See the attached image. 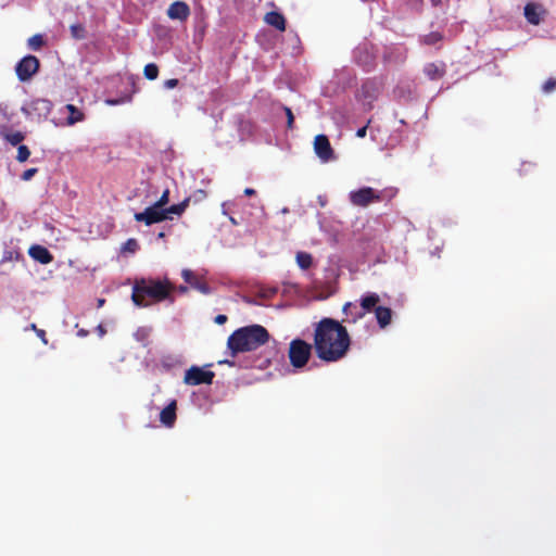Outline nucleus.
<instances>
[{
    "mask_svg": "<svg viewBox=\"0 0 556 556\" xmlns=\"http://www.w3.org/2000/svg\"><path fill=\"white\" fill-rule=\"evenodd\" d=\"M351 338L344 326L336 319L325 317L317 323L314 331V348L319 359L334 363L348 354Z\"/></svg>",
    "mask_w": 556,
    "mask_h": 556,
    "instance_id": "obj_1",
    "label": "nucleus"
},
{
    "mask_svg": "<svg viewBox=\"0 0 556 556\" xmlns=\"http://www.w3.org/2000/svg\"><path fill=\"white\" fill-rule=\"evenodd\" d=\"M268 330L261 325H250L235 330L227 340L232 356L239 353L255 351L269 341Z\"/></svg>",
    "mask_w": 556,
    "mask_h": 556,
    "instance_id": "obj_2",
    "label": "nucleus"
},
{
    "mask_svg": "<svg viewBox=\"0 0 556 556\" xmlns=\"http://www.w3.org/2000/svg\"><path fill=\"white\" fill-rule=\"evenodd\" d=\"M174 287L168 280H144L137 281L132 288L131 300L137 306H149L151 302L147 301L150 298L154 302H162L169 298Z\"/></svg>",
    "mask_w": 556,
    "mask_h": 556,
    "instance_id": "obj_3",
    "label": "nucleus"
},
{
    "mask_svg": "<svg viewBox=\"0 0 556 556\" xmlns=\"http://www.w3.org/2000/svg\"><path fill=\"white\" fill-rule=\"evenodd\" d=\"M189 202L190 199L186 198L182 202L170 205L166 208H162L156 206V204H152L148 206L143 212L136 213L135 219L137 222H142L148 226L161 223L163 220L169 219L170 214L181 215L188 207Z\"/></svg>",
    "mask_w": 556,
    "mask_h": 556,
    "instance_id": "obj_4",
    "label": "nucleus"
},
{
    "mask_svg": "<svg viewBox=\"0 0 556 556\" xmlns=\"http://www.w3.org/2000/svg\"><path fill=\"white\" fill-rule=\"evenodd\" d=\"M397 193L394 187L376 190L371 187H363L349 193L350 202L357 207H366L375 202L390 201Z\"/></svg>",
    "mask_w": 556,
    "mask_h": 556,
    "instance_id": "obj_5",
    "label": "nucleus"
},
{
    "mask_svg": "<svg viewBox=\"0 0 556 556\" xmlns=\"http://www.w3.org/2000/svg\"><path fill=\"white\" fill-rule=\"evenodd\" d=\"M312 355V345L302 339L290 342L289 359L294 368H303Z\"/></svg>",
    "mask_w": 556,
    "mask_h": 556,
    "instance_id": "obj_6",
    "label": "nucleus"
},
{
    "mask_svg": "<svg viewBox=\"0 0 556 556\" xmlns=\"http://www.w3.org/2000/svg\"><path fill=\"white\" fill-rule=\"evenodd\" d=\"M52 110V103L47 99H33L22 108L23 113L31 121L46 119Z\"/></svg>",
    "mask_w": 556,
    "mask_h": 556,
    "instance_id": "obj_7",
    "label": "nucleus"
},
{
    "mask_svg": "<svg viewBox=\"0 0 556 556\" xmlns=\"http://www.w3.org/2000/svg\"><path fill=\"white\" fill-rule=\"evenodd\" d=\"M39 66V59L29 54L16 64L15 72L21 81H27L38 72Z\"/></svg>",
    "mask_w": 556,
    "mask_h": 556,
    "instance_id": "obj_8",
    "label": "nucleus"
},
{
    "mask_svg": "<svg viewBox=\"0 0 556 556\" xmlns=\"http://www.w3.org/2000/svg\"><path fill=\"white\" fill-rule=\"evenodd\" d=\"M214 377L215 374L213 371L192 366L186 371L184 382L189 386L211 384Z\"/></svg>",
    "mask_w": 556,
    "mask_h": 556,
    "instance_id": "obj_9",
    "label": "nucleus"
},
{
    "mask_svg": "<svg viewBox=\"0 0 556 556\" xmlns=\"http://www.w3.org/2000/svg\"><path fill=\"white\" fill-rule=\"evenodd\" d=\"M314 150L317 156L328 162L333 159V149L331 148L330 141L326 135H317L314 139Z\"/></svg>",
    "mask_w": 556,
    "mask_h": 556,
    "instance_id": "obj_10",
    "label": "nucleus"
},
{
    "mask_svg": "<svg viewBox=\"0 0 556 556\" xmlns=\"http://www.w3.org/2000/svg\"><path fill=\"white\" fill-rule=\"evenodd\" d=\"M167 15L170 20L186 21L190 15V8L184 1H175L169 5Z\"/></svg>",
    "mask_w": 556,
    "mask_h": 556,
    "instance_id": "obj_11",
    "label": "nucleus"
},
{
    "mask_svg": "<svg viewBox=\"0 0 556 556\" xmlns=\"http://www.w3.org/2000/svg\"><path fill=\"white\" fill-rule=\"evenodd\" d=\"M422 72L428 77V79L439 80L444 77L446 73V65L443 61L430 62L425 64Z\"/></svg>",
    "mask_w": 556,
    "mask_h": 556,
    "instance_id": "obj_12",
    "label": "nucleus"
},
{
    "mask_svg": "<svg viewBox=\"0 0 556 556\" xmlns=\"http://www.w3.org/2000/svg\"><path fill=\"white\" fill-rule=\"evenodd\" d=\"M181 276L191 288L200 291L201 293L208 294L211 292L210 286L205 281L198 279L192 270L184 269Z\"/></svg>",
    "mask_w": 556,
    "mask_h": 556,
    "instance_id": "obj_13",
    "label": "nucleus"
},
{
    "mask_svg": "<svg viewBox=\"0 0 556 556\" xmlns=\"http://www.w3.org/2000/svg\"><path fill=\"white\" fill-rule=\"evenodd\" d=\"M28 254L31 258L43 265H47L53 261V256L50 251L42 245L30 247Z\"/></svg>",
    "mask_w": 556,
    "mask_h": 556,
    "instance_id": "obj_14",
    "label": "nucleus"
},
{
    "mask_svg": "<svg viewBox=\"0 0 556 556\" xmlns=\"http://www.w3.org/2000/svg\"><path fill=\"white\" fill-rule=\"evenodd\" d=\"M342 312L345 315V318L342 321L345 323H356L365 316V312L351 302L343 305Z\"/></svg>",
    "mask_w": 556,
    "mask_h": 556,
    "instance_id": "obj_15",
    "label": "nucleus"
},
{
    "mask_svg": "<svg viewBox=\"0 0 556 556\" xmlns=\"http://www.w3.org/2000/svg\"><path fill=\"white\" fill-rule=\"evenodd\" d=\"M542 13V7L536 3H527L525 7V17L532 25H539L541 23Z\"/></svg>",
    "mask_w": 556,
    "mask_h": 556,
    "instance_id": "obj_16",
    "label": "nucleus"
},
{
    "mask_svg": "<svg viewBox=\"0 0 556 556\" xmlns=\"http://www.w3.org/2000/svg\"><path fill=\"white\" fill-rule=\"evenodd\" d=\"M176 401H172L160 413V420L166 427H172L176 421Z\"/></svg>",
    "mask_w": 556,
    "mask_h": 556,
    "instance_id": "obj_17",
    "label": "nucleus"
},
{
    "mask_svg": "<svg viewBox=\"0 0 556 556\" xmlns=\"http://www.w3.org/2000/svg\"><path fill=\"white\" fill-rule=\"evenodd\" d=\"M264 21L268 25L273 26L274 28H276L280 31L286 30V18L280 12L270 11V12L266 13Z\"/></svg>",
    "mask_w": 556,
    "mask_h": 556,
    "instance_id": "obj_18",
    "label": "nucleus"
},
{
    "mask_svg": "<svg viewBox=\"0 0 556 556\" xmlns=\"http://www.w3.org/2000/svg\"><path fill=\"white\" fill-rule=\"evenodd\" d=\"M375 315L377 323L380 328H386L388 325H390L392 319V311L389 307L386 306H377L375 308Z\"/></svg>",
    "mask_w": 556,
    "mask_h": 556,
    "instance_id": "obj_19",
    "label": "nucleus"
},
{
    "mask_svg": "<svg viewBox=\"0 0 556 556\" xmlns=\"http://www.w3.org/2000/svg\"><path fill=\"white\" fill-rule=\"evenodd\" d=\"M380 302V298L377 293H367L361 299V308L365 312H370L377 307Z\"/></svg>",
    "mask_w": 556,
    "mask_h": 556,
    "instance_id": "obj_20",
    "label": "nucleus"
},
{
    "mask_svg": "<svg viewBox=\"0 0 556 556\" xmlns=\"http://www.w3.org/2000/svg\"><path fill=\"white\" fill-rule=\"evenodd\" d=\"M65 109L68 112V116L66 118L68 125H74L85 119V114L74 104H66Z\"/></svg>",
    "mask_w": 556,
    "mask_h": 556,
    "instance_id": "obj_21",
    "label": "nucleus"
},
{
    "mask_svg": "<svg viewBox=\"0 0 556 556\" xmlns=\"http://www.w3.org/2000/svg\"><path fill=\"white\" fill-rule=\"evenodd\" d=\"M0 132L2 138L12 146H17L25 139V134L22 131H11L4 128Z\"/></svg>",
    "mask_w": 556,
    "mask_h": 556,
    "instance_id": "obj_22",
    "label": "nucleus"
},
{
    "mask_svg": "<svg viewBox=\"0 0 556 556\" xmlns=\"http://www.w3.org/2000/svg\"><path fill=\"white\" fill-rule=\"evenodd\" d=\"M295 260L301 269H308L313 264V257L307 252H298Z\"/></svg>",
    "mask_w": 556,
    "mask_h": 556,
    "instance_id": "obj_23",
    "label": "nucleus"
},
{
    "mask_svg": "<svg viewBox=\"0 0 556 556\" xmlns=\"http://www.w3.org/2000/svg\"><path fill=\"white\" fill-rule=\"evenodd\" d=\"M443 39V36L439 31H431L428 35H425L421 39V42L427 46H432L440 42Z\"/></svg>",
    "mask_w": 556,
    "mask_h": 556,
    "instance_id": "obj_24",
    "label": "nucleus"
},
{
    "mask_svg": "<svg viewBox=\"0 0 556 556\" xmlns=\"http://www.w3.org/2000/svg\"><path fill=\"white\" fill-rule=\"evenodd\" d=\"M143 75L149 80H154L159 76V67L155 63H149L143 68Z\"/></svg>",
    "mask_w": 556,
    "mask_h": 556,
    "instance_id": "obj_25",
    "label": "nucleus"
},
{
    "mask_svg": "<svg viewBox=\"0 0 556 556\" xmlns=\"http://www.w3.org/2000/svg\"><path fill=\"white\" fill-rule=\"evenodd\" d=\"M43 45H45V39H43V36L40 34H36L28 39V47L31 50H35V51L40 50L43 47Z\"/></svg>",
    "mask_w": 556,
    "mask_h": 556,
    "instance_id": "obj_26",
    "label": "nucleus"
},
{
    "mask_svg": "<svg viewBox=\"0 0 556 556\" xmlns=\"http://www.w3.org/2000/svg\"><path fill=\"white\" fill-rule=\"evenodd\" d=\"M29 155H30V151H29L28 147L24 146V144H20L17 148L16 160L20 163H24L28 160Z\"/></svg>",
    "mask_w": 556,
    "mask_h": 556,
    "instance_id": "obj_27",
    "label": "nucleus"
},
{
    "mask_svg": "<svg viewBox=\"0 0 556 556\" xmlns=\"http://www.w3.org/2000/svg\"><path fill=\"white\" fill-rule=\"evenodd\" d=\"M71 33L75 39H84L86 36V30H85L84 26L80 24L72 25Z\"/></svg>",
    "mask_w": 556,
    "mask_h": 556,
    "instance_id": "obj_28",
    "label": "nucleus"
},
{
    "mask_svg": "<svg viewBox=\"0 0 556 556\" xmlns=\"http://www.w3.org/2000/svg\"><path fill=\"white\" fill-rule=\"evenodd\" d=\"M138 249H139V244H138L137 240L134 238L128 239L123 245V251L130 252V253H135Z\"/></svg>",
    "mask_w": 556,
    "mask_h": 556,
    "instance_id": "obj_29",
    "label": "nucleus"
},
{
    "mask_svg": "<svg viewBox=\"0 0 556 556\" xmlns=\"http://www.w3.org/2000/svg\"><path fill=\"white\" fill-rule=\"evenodd\" d=\"M168 202H169V190L166 189L163 191L162 195L154 204H156V206H159V207L166 208L165 206L168 204Z\"/></svg>",
    "mask_w": 556,
    "mask_h": 556,
    "instance_id": "obj_30",
    "label": "nucleus"
},
{
    "mask_svg": "<svg viewBox=\"0 0 556 556\" xmlns=\"http://www.w3.org/2000/svg\"><path fill=\"white\" fill-rule=\"evenodd\" d=\"M542 89H543V91H544L545 93L553 92V91L556 89V79H555V78H553V77L548 78V79L544 83V85H543Z\"/></svg>",
    "mask_w": 556,
    "mask_h": 556,
    "instance_id": "obj_31",
    "label": "nucleus"
},
{
    "mask_svg": "<svg viewBox=\"0 0 556 556\" xmlns=\"http://www.w3.org/2000/svg\"><path fill=\"white\" fill-rule=\"evenodd\" d=\"M283 111L287 116V127L288 129H293L294 126V115L292 113V110L288 106H283Z\"/></svg>",
    "mask_w": 556,
    "mask_h": 556,
    "instance_id": "obj_32",
    "label": "nucleus"
},
{
    "mask_svg": "<svg viewBox=\"0 0 556 556\" xmlns=\"http://www.w3.org/2000/svg\"><path fill=\"white\" fill-rule=\"evenodd\" d=\"M29 328L36 332V334L41 339V341L45 343V344H48V340H47V337H46V331L43 329H39L37 328L36 324H31L29 326Z\"/></svg>",
    "mask_w": 556,
    "mask_h": 556,
    "instance_id": "obj_33",
    "label": "nucleus"
},
{
    "mask_svg": "<svg viewBox=\"0 0 556 556\" xmlns=\"http://www.w3.org/2000/svg\"><path fill=\"white\" fill-rule=\"evenodd\" d=\"M130 101H131V96H127L125 98H119V99H108L105 102L109 105H118V104H122L125 102H130Z\"/></svg>",
    "mask_w": 556,
    "mask_h": 556,
    "instance_id": "obj_34",
    "label": "nucleus"
},
{
    "mask_svg": "<svg viewBox=\"0 0 556 556\" xmlns=\"http://www.w3.org/2000/svg\"><path fill=\"white\" fill-rule=\"evenodd\" d=\"M37 172H38V169L35 167L28 168L23 172L22 179L25 181L30 180L37 174Z\"/></svg>",
    "mask_w": 556,
    "mask_h": 556,
    "instance_id": "obj_35",
    "label": "nucleus"
},
{
    "mask_svg": "<svg viewBox=\"0 0 556 556\" xmlns=\"http://www.w3.org/2000/svg\"><path fill=\"white\" fill-rule=\"evenodd\" d=\"M177 85H178V79H176V78H170V79H167L164 81V87L166 89H173V88L177 87Z\"/></svg>",
    "mask_w": 556,
    "mask_h": 556,
    "instance_id": "obj_36",
    "label": "nucleus"
},
{
    "mask_svg": "<svg viewBox=\"0 0 556 556\" xmlns=\"http://www.w3.org/2000/svg\"><path fill=\"white\" fill-rule=\"evenodd\" d=\"M371 123V119H369L367 122V125H365L364 127L359 128L357 131H356V136L358 138H364L366 136V132H367V127L368 125Z\"/></svg>",
    "mask_w": 556,
    "mask_h": 556,
    "instance_id": "obj_37",
    "label": "nucleus"
},
{
    "mask_svg": "<svg viewBox=\"0 0 556 556\" xmlns=\"http://www.w3.org/2000/svg\"><path fill=\"white\" fill-rule=\"evenodd\" d=\"M227 316L226 315H217L214 319V321L217 324V325H224L226 321H227Z\"/></svg>",
    "mask_w": 556,
    "mask_h": 556,
    "instance_id": "obj_38",
    "label": "nucleus"
},
{
    "mask_svg": "<svg viewBox=\"0 0 556 556\" xmlns=\"http://www.w3.org/2000/svg\"><path fill=\"white\" fill-rule=\"evenodd\" d=\"M255 193H256V191L253 188H245L244 189V194L248 195V197L254 195Z\"/></svg>",
    "mask_w": 556,
    "mask_h": 556,
    "instance_id": "obj_39",
    "label": "nucleus"
},
{
    "mask_svg": "<svg viewBox=\"0 0 556 556\" xmlns=\"http://www.w3.org/2000/svg\"><path fill=\"white\" fill-rule=\"evenodd\" d=\"M410 4L415 7H420L424 0H408Z\"/></svg>",
    "mask_w": 556,
    "mask_h": 556,
    "instance_id": "obj_40",
    "label": "nucleus"
},
{
    "mask_svg": "<svg viewBox=\"0 0 556 556\" xmlns=\"http://www.w3.org/2000/svg\"><path fill=\"white\" fill-rule=\"evenodd\" d=\"M105 300L104 299H100L98 301V306L101 307L103 304H104Z\"/></svg>",
    "mask_w": 556,
    "mask_h": 556,
    "instance_id": "obj_41",
    "label": "nucleus"
},
{
    "mask_svg": "<svg viewBox=\"0 0 556 556\" xmlns=\"http://www.w3.org/2000/svg\"><path fill=\"white\" fill-rule=\"evenodd\" d=\"M224 363L229 364V365H233V362L224 361ZM219 364H223V362H219Z\"/></svg>",
    "mask_w": 556,
    "mask_h": 556,
    "instance_id": "obj_42",
    "label": "nucleus"
},
{
    "mask_svg": "<svg viewBox=\"0 0 556 556\" xmlns=\"http://www.w3.org/2000/svg\"><path fill=\"white\" fill-rule=\"evenodd\" d=\"M78 334H79V336H85V334H86V332H85L84 330H80V331L78 332Z\"/></svg>",
    "mask_w": 556,
    "mask_h": 556,
    "instance_id": "obj_43",
    "label": "nucleus"
},
{
    "mask_svg": "<svg viewBox=\"0 0 556 556\" xmlns=\"http://www.w3.org/2000/svg\"><path fill=\"white\" fill-rule=\"evenodd\" d=\"M159 237H160V238H163V237H164V232H160V233H159Z\"/></svg>",
    "mask_w": 556,
    "mask_h": 556,
    "instance_id": "obj_44",
    "label": "nucleus"
}]
</instances>
